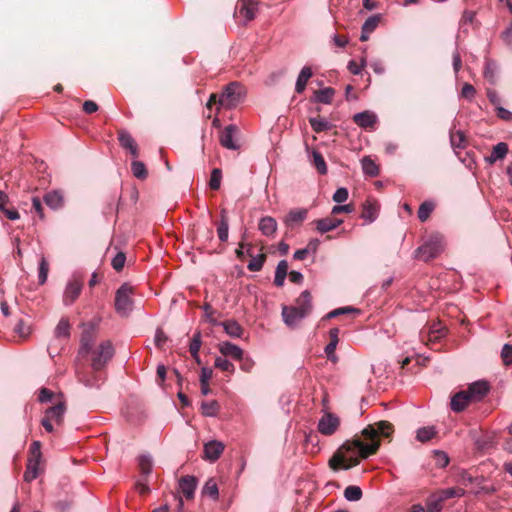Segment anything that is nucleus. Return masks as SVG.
<instances>
[{"label":"nucleus","mask_w":512,"mask_h":512,"mask_svg":"<svg viewBox=\"0 0 512 512\" xmlns=\"http://www.w3.org/2000/svg\"><path fill=\"white\" fill-rule=\"evenodd\" d=\"M214 365L215 367L221 369L222 371L230 373H233L235 370L234 365L229 360L222 356L216 357Z\"/></svg>","instance_id":"3c124183"},{"label":"nucleus","mask_w":512,"mask_h":512,"mask_svg":"<svg viewBox=\"0 0 512 512\" xmlns=\"http://www.w3.org/2000/svg\"><path fill=\"white\" fill-rule=\"evenodd\" d=\"M218 238L221 242H226L229 236V219L226 209L220 211V221L217 226Z\"/></svg>","instance_id":"393cba45"},{"label":"nucleus","mask_w":512,"mask_h":512,"mask_svg":"<svg viewBox=\"0 0 512 512\" xmlns=\"http://www.w3.org/2000/svg\"><path fill=\"white\" fill-rule=\"evenodd\" d=\"M342 223V219H335L330 217H326L315 221L316 229L320 233H327L329 231H332L336 229L338 226H340Z\"/></svg>","instance_id":"b1692460"},{"label":"nucleus","mask_w":512,"mask_h":512,"mask_svg":"<svg viewBox=\"0 0 512 512\" xmlns=\"http://www.w3.org/2000/svg\"><path fill=\"white\" fill-rule=\"evenodd\" d=\"M355 311H356V309L351 308V307H341V308L334 309L331 312H329L328 314H326L325 318L331 319V318H335L339 315H343V314H347V313L355 312Z\"/></svg>","instance_id":"052dcab7"},{"label":"nucleus","mask_w":512,"mask_h":512,"mask_svg":"<svg viewBox=\"0 0 512 512\" xmlns=\"http://www.w3.org/2000/svg\"><path fill=\"white\" fill-rule=\"evenodd\" d=\"M435 456H436V462H437L438 467L444 468L449 464V457L445 452L436 451Z\"/></svg>","instance_id":"e2e57ef3"},{"label":"nucleus","mask_w":512,"mask_h":512,"mask_svg":"<svg viewBox=\"0 0 512 512\" xmlns=\"http://www.w3.org/2000/svg\"><path fill=\"white\" fill-rule=\"evenodd\" d=\"M118 140L120 145L124 149H127L134 158L138 157V146L129 132L121 130L118 135Z\"/></svg>","instance_id":"f3484780"},{"label":"nucleus","mask_w":512,"mask_h":512,"mask_svg":"<svg viewBox=\"0 0 512 512\" xmlns=\"http://www.w3.org/2000/svg\"><path fill=\"white\" fill-rule=\"evenodd\" d=\"M348 190L344 187L338 188L333 194V200L337 203H343L348 199Z\"/></svg>","instance_id":"bf43d9fd"},{"label":"nucleus","mask_w":512,"mask_h":512,"mask_svg":"<svg viewBox=\"0 0 512 512\" xmlns=\"http://www.w3.org/2000/svg\"><path fill=\"white\" fill-rule=\"evenodd\" d=\"M362 170L365 175L375 177L379 174V168L370 157H364L361 160Z\"/></svg>","instance_id":"4c0bfd02"},{"label":"nucleus","mask_w":512,"mask_h":512,"mask_svg":"<svg viewBox=\"0 0 512 512\" xmlns=\"http://www.w3.org/2000/svg\"><path fill=\"white\" fill-rule=\"evenodd\" d=\"M340 426V419L331 412H326L318 421V431L325 436L333 435Z\"/></svg>","instance_id":"1a4fd4ad"},{"label":"nucleus","mask_w":512,"mask_h":512,"mask_svg":"<svg viewBox=\"0 0 512 512\" xmlns=\"http://www.w3.org/2000/svg\"><path fill=\"white\" fill-rule=\"evenodd\" d=\"M393 432V426L388 421H379L375 425H369L362 430V435L369 442H363L359 437L345 441L338 452L329 460V465L336 470L342 468L348 470L359 464V458L366 459L376 453L379 448L377 438L381 435L389 437Z\"/></svg>","instance_id":"f257e3e1"},{"label":"nucleus","mask_w":512,"mask_h":512,"mask_svg":"<svg viewBox=\"0 0 512 512\" xmlns=\"http://www.w3.org/2000/svg\"><path fill=\"white\" fill-rule=\"evenodd\" d=\"M497 116L502 119V120H505V121H511L512 120V112L501 107V106H498L497 107Z\"/></svg>","instance_id":"774afa93"},{"label":"nucleus","mask_w":512,"mask_h":512,"mask_svg":"<svg viewBox=\"0 0 512 512\" xmlns=\"http://www.w3.org/2000/svg\"><path fill=\"white\" fill-rule=\"evenodd\" d=\"M49 264L44 257H41L38 267V282L43 285L47 281Z\"/></svg>","instance_id":"de8ad7c7"},{"label":"nucleus","mask_w":512,"mask_h":512,"mask_svg":"<svg viewBox=\"0 0 512 512\" xmlns=\"http://www.w3.org/2000/svg\"><path fill=\"white\" fill-rule=\"evenodd\" d=\"M474 18H475V13H474L473 11L465 10V11L462 13V17H461V20H460V24H461V25H468V24H471V23L474 21Z\"/></svg>","instance_id":"338daca9"},{"label":"nucleus","mask_w":512,"mask_h":512,"mask_svg":"<svg viewBox=\"0 0 512 512\" xmlns=\"http://www.w3.org/2000/svg\"><path fill=\"white\" fill-rule=\"evenodd\" d=\"M222 180V172L219 168H214L211 172L210 180H209V187L212 190H218L221 185Z\"/></svg>","instance_id":"09e8293b"},{"label":"nucleus","mask_w":512,"mask_h":512,"mask_svg":"<svg viewBox=\"0 0 512 512\" xmlns=\"http://www.w3.org/2000/svg\"><path fill=\"white\" fill-rule=\"evenodd\" d=\"M239 132V129L236 125L231 124L224 128V130L220 134V144L229 150H237L239 149V145L236 140V136Z\"/></svg>","instance_id":"f8f14e48"},{"label":"nucleus","mask_w":512,"mask_h":512,"mask_svg":"<svg viewBox=\"0 0 512 512\" xmlns=\"http://www.w3.org/2000/svg\"><path fill=\"white\" fill-rule=\"evenodd\" d=\"M126 256L123 252H118L112 259L111 265L114 270L121 271L124 267Z\"/></svg>","instance_id":"6e6d98bb"},{"label":"nucleus","mask_w":512,"mask_h":512,"mask_svg":"<svg viewBox=\"0 0 512 512\" xmlns=\"http://www.w3.org/2000/svg\"><path fill=\"white\" fill-rule=\"evenodd\" d=\"M53 397V392L47 388H42L39 392L38 400L41 403L50 402Z\"/></svg>","instance_id":"69168bd1"},{"label":"nucleus","mask_w":512,"mask_h":512,"mask_svg":"<svg viewBox=\"0 0 512 512\" xmlns=\"http://www.w3.org/2000/svg\"><path fill=\"white\" fill-rule=\"evenodd\" d=\"M210 322L214 325L222 326L224 331L232 338H240L243 334V328L236 320H227L219 323L210 320Z\"/></svg>","instance_id":"412c9836"},{"label":"nucleus","mask_w":512,"mask_h":512,"mask_svg":"<svg viewBox=\"0 0 512 512\" xmlns=\"http://www.w3.org/2000/svg\"><path fill=\"white\" fill-rule=\"evenodd\" d=\"M344 497L348 501H358L362 497V490L359 486H348L344 490Z\"/></svg>","instance_id":"49530a36"},{"label":"nucleus","mask_w":512,"mask_h":512,"mask_svg":"<svg viewBox=\"0 0 512 512\" xmlns=\"http://www.w3.org/2000/svg\"><path fill=\"white\" fill-rule=\"evenodd\" d=\"M258 227L263 235L270 237L277 230V222L273 217L265 216L260 219Z\"/></svg>","instance_id":"bb28decb"},{"label":"nucleus","mask_w":512,"mask_h":512,"mask_svg":"<svg viewBox=\"0 0 512 512\" xmlns=\"http://www.w3.org/2000/svg\"><path fill=\"white\" fill-rule=\"evenodd\" d=\"M54 333H55V336L58 338H62V337L68 338L70 335V324H69L68 319L61 318L55 328Z\"/></svg>","instance_id":"a18cd8bd"},{"label":"nucleus","mask_w":512,"mask_h":512,"mask_svg":"<svg viewBox=\"0 0 512 512\" xmlns=\"http://www.w3.org/2000/svg\"><path fill=\"white\" fill-rule=\"evenodd\" d=\"M306 151L308 153L310 162L314 165L318 173L321 175L327 174L328 169L322 154L317 150H311L307 144Z\"/></svg>","instance_id":"a211bd4d"},{"label":"nucleus","mask_w":512,"mask_h":512,"mask_svg":"<svg viewBox=\"0 0 512 512\" xmlns=\"http://www.w3.org/2000/svg\"><path fill=\"white\" fill-rule=\"evenodd\" d=\"M334 95L335 90L332 87H326L314 93V101L322 104H330Z\"/></svg>","instance_id":"2f4dec72"},{"label":"nucleus","mask_w":512,"mask_h":512,"mask_svg":"<svg viewBox=\"0 0 512 512\" xmlns=\"http://www.w3.org/2000/svg\"><path fill=\"white\" fill-rule=\"evenodd\" d=\"M443 498L438 494L429 496L426 500V509L428 512H440L443 508Z\"/></svg>","instance_id":"f704fd0d"},{"label":"nucleus","mask_w":512,"mask_h":512,"mask_svg":"<svg viewBox=\"0 0 512 512\" xmlns=\"http://www.w3.org/2000/svg\"><path fill=\"white\" fill-rule=\"evenodd\" d=\"M288 271V263L286 260H281L278 262L275 276H274V284L277 287H282L284 285L286 276Z\"/></svg>","instance_id":"7c9ffc66"},{"label":"nucleus","mask_w":512,"mask_h":512,"mask_svg":"<svg viewBox=\"0 0 512 512\" xmlns=\"http://www.w3.org/2000/svg\"><path fill=\"white\" fill-rule=\"evenodd\" d=\"M202 494L210 497L213 500L218 499L219 490L214 479L210 478L206 481L204 487L202 488Z\"/></svg>","instance_id":"58836bf2"},{"label":"nucleus","mask_w":512,"mask_h":512,"mask_svg":"<svg viewBox=\"0 0 512 512\" xmlns=\"http://www.w3.org/2000/svg\"><path fill=\"white\" fill-rule=\"evenodd\" d=\"M476 94V90L473 85L465 83L461 89V96L468 100H472Z\"/></svg>","instance_id":"680f3d73"},{"label":"nucleus","mask_w":512,"mask_h":512,"mask_svg":"<svg viewBox=\"0 0 512 512\" xmlns=\"http://www.w3.org/2000/svg\"><path fill=\"white\" fill-rule=\"evenodd\" d=\"M503 363L507 366L512 364V345L505 344L501 351Z\"/></svg>","instance_id":"13d9d810"},{"label":"nucleus","mask_w":512,"mask_h":512,"mask_svg":"<svg viewBox=\"0 0 512 512\" xmlns=\"http://www.w3.org/2000/svg\"><path fill=\"white\" fill-rule=\"evenodd\" d=\"M82 287V280L76 276H73L68 281L63 293V303L65 306H70L76 301L82 291Z\"/></svg>","instance_id":"9b49d317"},{"label":"nucleus","mask_w":512,"mask_h":512,"mask_svg":"<svg viewBox=\"0 0 512 512\" xmlns=\"http://www.w3.org/2000/svg\"><path fill=\"white\" fill-rule=\"evenodd\" d=\"M257 10L255 0H240L235 15L246 24L256 17Z\"/></svg>","instance_id":"9d476101"},{"label":"nucleus","mask_w":512,"mask_h":512,"mask_svg":"<svg viewBox=\"0 0 512 512\" xmlns=\"http://www.w3.org/2000/svg\"><path fill=\"white\" fill-rule=\"evenodd\" d=\"M508 153V145L505 142H499L496 144L490 155L485 158L486 162L493 164L498 160H502Z\"/></svg>","instance_id":"a878e982"},{"label":"nucleus","mask_w":512,"mask_h":512,"mask_svg":"<svg viewBox=\"0 0 512 512\" xmlns=\"http://www.w3.org/2000/svg\"><path fill=\"white\" fill-rule=\"evenodd\" d=\"M434 203L431 201H424L418 209V218L421 222H425L434 210Z\"/></svg>","instance_id":"c03bdc74"},{"label":"nucleus","mask_w":512,"mask_h":512,"mask_svg":"<svg viewBox=\"0 0 512 512\" xmlns=\"http://www.w3.org/2000/svg\"><path fill=\"white\" fill-rule=\"evenodd\" d=\"M244 96V88L237 82H231L219 95L218 104L222 107L230 109L242 102Z\"/></svg>","instance_id":"7ed1b4c3"},{"label":"nucleus","mask_w":512,"mask_h":512,"mask_svg":"<svg viewBox=\"0 0 512 512\" xmlns=\"http://www.w3.org/2000/svg\"><path fill=\"white\" fill-rule=\"evenodd\" d=\"M466 390H461L451 397L450 407L454 412H462L471 403Z\"/></svg>","instance_id":"dca6fc26"},{"label":"nucleus","mask_w":512,"mask_h":512,"mask_svg":"<svg viewBox=\"0 0 512 512\" xmlns=\"http://www.w3.org/2000/svg\"><path fill=\"white\" fill-rule=\"evenodd\" d=\"M131 171L134 177L140 180H144L147 178V169L143 162L134 160L131 163Z\"/></svg>","instance_id":"79ce46f5"},{"label":"nucleus","mask_w":512,"mask_h":512,"mask_svg":"<svg viewBox=\"0 0 512 512\" xmlns=\"http://www.w3.org/2000/svg\"><path fill=\"white\" fill-rule=\"evenodd\" d=\"M337 347V344L335 343H331L329 342L326 346H325V353H326V356L329 360H331L332 362H336L337 361V356L335 354V349Z\"/></svg>","instance_id":"0e129e2a"},{"label":"nucleus","mask_w":512,"mask_h":512,"mask_svg":"<svg viewBox=\"0 0 512 512\" xmlns=\"http://www.w3.org/2000/svg\"><path fill=\"white\" fill-rule=\"evenodd\" d=\"M84 330L81 334L79 354L86 356L92 351L96 335H97V324L88 323L83 324Z\"/></svg>","instance_id":"6e6552de"},{"label":"nucleus","mask_w":512,"mask_h":512,"mask_svg":"<svg viewBox=\"0 0 512 512\" xmlns=\"http://www.w3.org/2000/svg\"><path fill=\"white\" fill-rule=\"evenodd\" d=\"M247 255L251 257V259L247 265L248 270L252 271V272L260 271L263 268V265L265 263L266 255L263 253L253 255L251 244H247Z\"/></svg>","instance_id":"5701e85b"},{"label":"nucleus","mask_w":512,"mask_h":512,"mask_svg":"<svg viewBox=\"0 0 512 512\" xmlns=\"http://www.w3.org/2000/svg\"><path fill=\"white\" fill-rule=\"evenodd\" d=\"M30 456L27 461L26 471L24 472V480L31 482L35 480L39 475V464L41 462V443L40 441H34L29 449Z\"/></svg>","instance_id":"39448f33"},{"label":"nucleus","mask_w":512,"mask_h":512,"mask_svg":"<svg viewBox=\"0 0 512 512\" xmlns=\"http://www.w3.org/2000/svg\"><path fill=\"white\" fill-rule=\"evenodd\" d=\"M94 372L93 374H82L79 375V381L87 388H99L102 380L99 375Z\"/></svg>","instance_id":"c9c22d12"},{"label":"nucleus","mask_w":512,"mask_h":512,"mask_svg":"<svg viewBox=\"0 0 512 512\" xmlns=\"http://www.w3.org/2000/svg\"><path fill=\"white\" fill-rule=\"evenodd\" d=\"M366 59L365 58H362L361 59V63L358 64L356 63L354 60H351L349 61L348 63V70L353 74V75H358L361 73L362 69L366 66Z\"/></svg>","instance_id":"4d7b16f0"},{"label":"nucleus","mask_w":512,"mask_h":512,"mask_svg":"<svg viewBox=\"0 0 512 512\" xmlns=\"http://www.w3.org/2000/svg\"><path fill=\"white\" fill-rule=\"evenodd\" d=\"M201 333L198 331L193 335L191 342L189 344V351L192 357L199 363V350L201 348Z\"/></svg>","instance_id":"ea45409f"},{"label":"nucleus","mask_w":512,"mask_h":512,"mask_svg":"<svg viewBox=\"0 0 512 512\" xmlns=\"http://www.w3.org/2000/svg\"><path fill=\"white\" fill-rule=\"evenodd\" d=\"M497 70L498 66L496 62L491 59H486L483 74L485 79L492 84L496 82Z\"/></svg>","instance_id":"72a5a7b5"},{"label":"nucleus","mask_w":512,"mask_h":512,"mask_svg":"<svg viewBox=\"0 0 512 512\" xmlns=\"http://www.w3.org/2000/svg\"><path fill=\"white\" fill-rule=\"evenodd\" d=\"M65 405L63 403H58L46 411V415L49 419L55 420L57 423H60L63 419L65 413Z\"/></svg>","instance_id":"e433bc0d"},{"label":"nucleus","mask_w":512,"mask_h":512,"mask_svg":"<svg viewBox=\"0 0 512 512\" xmlns=\"http://www.w3.org/2000/svg\"><path fill=\"white\" fill-rule=\"evenodd\" d=\"M311 76H312V70L310 67L305 66L301 69V71L297 77L296 84H295V91L297 93L300 94L305 90L307 82L311 78Z\"/></svg>","instance_id":"c85d7f7f"},{"label":"nucleus","mask_w":512,"mask_h":512,"mask_svg":"<svg viewBox=\"0 0 512 512\" xmlns=\"http://www.w3.org/2000/svg\"><path fill=\"white\" fill-rule=\"evenodd\" d=\"M490 391L489 383L485 380H478L471 383L466 392L472 402L481 401Z\"/></svg>","instance_id":"ddd939ff"},{"label":"nucleus","mask_w":512,"mask_h":512,"mask_svg":"<svg viewBox=\"0 0 512 512\" xmlns=\"http://www.w3.org/2000/svg\"><path fill=\"white\" fill-rule=\"evenodd\" d=\"M311 310V294L308 290H304L296 299L295 306H283L282 318L288 327L295 328L310 314Z\"/></svg>","instance_id":"f03ea898"},{"label":"nucleus","mask_w":512,"mask_h":512,"mask_svg":"<svg viewBox=\"0 0 512 512\" xmlns=\"http://www.w3.org/2000/svg\"><path fill=\"white\" fill-rule=\"evenodd\" d=\"M219 411V404L217 401L212 400L208 402H202L201 413L206 417H215Z\"/></svg>","instance_id":"a19ab883"},{"label":"nucleus","mask_w":512,"mask_h":512,"mask_svg":"<svg viewBox=\"0 0 512 512\" xmlns=\"http://www.w3.org/2000/svg\"><path fill=\"white\" fill-rule=\"evenodd\" d=\"M179 487L186 499H192L197 487V479L194 476H184L179 480Z\"/></svg>","instance_id":"6ab92c4d"},{"label":"nucleus","mask_w":512,"mask_h":512,"mask_svg":"<svg viewBox=\"0 0 512 512\" xmlns=\"http://www.w3.org/2000/svg\"><path fill=\"white\" fill-rule=\"evenodd\" d=\"M353 121L361 128L367 129L373 127L377 122V116L370 111H363L354 114Z\"/></svg>","instance_id":"aec40b11"},{"label":"nucleus","mask_w":512,"mask_h":512,"mask_svg":"<svg viewBox=\"0 0 512 512\" xmlns=\"http://www.w3.org/2000/svg\"><path fill=\"white\" fill-rule=\"evenodd\" d=\"M378 215L377 204L371 200H366L363 204V212L361 217L369 223L376 220Z\"/></svg>","instance_id":"cd10ccee"},{"label":"nucleus","mask_w":512,"mask_h":512,"mask_svg":"<svg viewBox=\"0 0 512 512\" xmlns=\"http://www.w3.org/2000/svg\"><path fill=\"white\" fill-rule=\"evenodd\" d=\"M450 142L453 148H463L465 142V136L462 131H457L450 134Z\"/></svg>","instance_id":"864d4df0"},{"label":"nucleus","mask_w":512,"mask_h":512,"mask_svg":"<svg viewBox=\"0 0 512 512\" xmlns=\"http://www.w3.org/2000/svg\"><path fill=\"white\" fill-rule=\"evenodd\" d=\"M442 251V241L438 236H431L416 250V257L423 261H429L437 257Z\"/></svg>","instance_id":"0eeeda50"},{"label":"nucleus","mask_w":512,"mask_h":512,"mask_svg":"<svg viewBox=\"0 0 512 512\" xmlns=\"http://www.w3.org/2000/svg\"><path fill=\"white\" fill-rule=\"evenodd\" d=\"M219 351L223 356H229L236 360H242L244 355L242 348L228 341H223L219 344Z\"/></svg>","instance_id":"4be33fe9"},{"label":"nucleus","mask_w":512,"mask_h":512,"mask_svg":"<svg viewBox=\"0 0 512 512\" xmlns=\"http://www.w3.org/2000/svg\"><path fill=\"white\" fill-rule=\"evenodd\" d=\"M436 434L433 426L421 427L416 432V439L420 442H427L431 440Z\"/></svg>","instance_id":"37998d69"},{"label":"nucleus","mask_w":512,"mask_h":512,"mask_svg":"<svg viewBox=\"0 0 512 512\" xmlns=\"http://www.w3.org/2000/svg\"><path fill=\"white\" fill-rule=\"evenodd\" d=\"M132 294L133 287L127 283L122 284L116 291L114 306L116 312L122 317L129 316L133 310Z\"/></svg>","instance_id":"20e7f679"},{"label":"nucleus","mask_w":512,"mask_h":512,"mask_svg":"<svg viewBox=\"0 0 512 512\" xmlns=\"http://www.w3.org/2000/svg\"><path fill=\"white\" fill-rule=\"evenodd\" d=\"M379 21H380V17L378 15L370 16L363 23L362 30H364V33L373 32L376 29V27L378 26Z\"/></svg>","instance_id":"603ef678"},{"label":"nucleus","mask_w":512,"mask_h":512,"mask_svg":"<svg viewBox=\"0 0 512 512\" xmlns=\"http://www.w3.org/2000/svg\"><path fill=\"white\" fill-rule=\"evenodd\" d=\"M309 123L313 131L316 133L328 131L334 127V125L325 118L311 117L309 118Z\"/></svg>","instance_id":"473e14b6"},{"label":"nucleus","mask_w":512,"mask_h":512,"mask_svg":"<svg viewBox=\"0 0 512 512\" xmlns=\"http://www.w3.org/2000/svg\"><path fill=\"white\" fill-rule=\"evenodd\" d=\"M44 202L51 209L57 210L63 205V196L58 191H51L45 194Z\"/></svg>","instance_id":"c756f323"},{"label":"nucleus","mask_w":512,"mask_h":512,"mask_svg":"<svg viewBox=\"0 0 512 512\" xmlns=\"http://www.w3.org/2000/svg\"><path fill=\"white\" fill-rule=\"evenodd\" d=\"M114 347L109 340L102 341L97 350L94 351L91 360L93 372L100 371L108 361L114 356Z\"/></svg>","instance_id":"423d86ee"},{"label":"nucleus","mask_w":512,"mask_h":512,"mask_svg":"<svg viewBox=\"0 0 512 512\" xmlns=\"http://www.w3.org/2000/svg\"><path fill=\"white\" fill-rule=\"evenodd\" d=\"M440 495L442 496L443 500H447L449 498H453V497H461L464 495V490L461 489V488H448V489H445V490H442L439 492Z\"/></svg>","instance_id":"5fc2aeb1"},{"label":"nucleus","mask_w":512,"mask_h":512,"mask_svg":"<svg viewBox=\"0 0 512 512\" xmlns=\"http://www.w3.org/2000/svg\"><path fill=\"white\" fill-rule=\"evenodd\" d=\"M307 215H308V210L306 208L292 209L285 216L284 224L287 227H294L296 225H300L303 221L306 220Z\"/></svg>","instance_id":"2eb2a0df"},{"label":"nucleus","mask_w":512,"mask_h":512,"mask_svg":"<svg viewBox=\"0 0 512 512\" xmlns=\"http://www.w3.org/2000/svg\"><path fill=\"white\" fill-rule=\"evenodd\" d=\"M139 466L144 476H148L152 471V459L149 455L139 457Z\"/></svg>","instance_id":"8fccbe9b"},{"label":"nucleus","mask_w":512,"mask_h":512,"mask_svg":"<svg viewBox=\"0 0 512 512\" xmlns=\"http://www.w3.org/2000/svg\"><path fill=\"white\" fill-rule=\"evenodd\" d=\"M225 446L222 442L217 440H212L204 444V459L210 462H215L220 458Z\"/></svg>","instance_id":"4468645a"}]
</instances>
